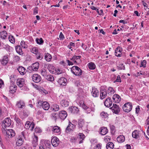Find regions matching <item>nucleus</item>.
<instances>
[{
	"label": "nucleus",
	"mask_w": 149,
	"mask_h": 149,
	"mask_svg": "<svg viewBox=\"0 0 149 149\" xmlns=\"http://www.w3.org/2000/svg\"><path fill=\"white\" fill-rule=\"evenodd\" d=\"M112 98L114 101L116 103H118L120 101V97L117 94L113 95Z\"/></svg>",
	"instance_id": "4be33fe9"
},
{
	"label": "nucleus",
	"mask_w": 149,
	"mask_h": 149,
	"mask_svg": "<svg viewBox=\"0 0 149 149\" xmlns=\"http://www.w3.org/2000/svg\"><path fill=\"white\" fill-rule=\"evenodd\" d=\"M52 115L53 117V119L56 121L58 116V114L54 112L52 113Z\"/></svg>",
	"instance_id": "3c124183"
},
{
	"label": "nucleus",
	"mask_w": 149,
	"mask_h": 149,
	"mask_svg": "<svg viewBox=\"0 0 149 149\" xmlns=\"http://www.w3.org/2000/svg\"><path fill=\"white\" fill-rule=\"evenodd\" d=\"M47 68L49 72L51 73L54 74V73H55V69L54 67L52 65H49Z\"/></svg>",
	"instance_id": "72a5a7b5"
},
{
	"label": "nucleus",
	"mask_w": 149,
	"mask_h": 149,
	"mask_svg": "<svg viewBox=\"0 0 149 149\" xmlns=\"http://www.w3.org/2000/svg\"><path fill=\"white\" fill-rule=\"evenodd\" d=\"M69 111L71 113L74 114L77 113L79 111V109L75 106L71 107L68 109Z\"/></svg>",
	"instance_id": "9d476101"
},
{
	"label": "nucleus",
	"mask_w": 149,
	"mask_h": 149,
	"mask_svg": "<svg viewBox=\"0 0 149 149\" xmlns=\"http://www.w3.org/2000/svg\"><path fill=\"white\" fill-rule=\"evenodd\" d=\"M117 140L118 142L122 143L124 141L125 137L123 135H120L117 137Z\"/></svg>",
	"instance_id": "c756f323"
},
{
	"label": "nucleus",
	"mask_w": 149,
	"mask_h": 149,
	"mask_svg": "<svg viewBox=\"0 0 149 149\" xmlns=\"http://www.w3.org/2000/svg\"><path fill=\"white\" fill-rule=\"evenodd\" d=\"M5 113L2 109L0 108V116H3L5 115Z\"/></svg>",
	"instance_id": "052dcab7"
},
{
	"label": "nucleus",
	"mask_w": 149,
	"mask_h": 149,
	"mask_svg": "<svg viewBox=\"0 0 149 149\" xmlns=\"http://www.w3.org/2000/svg\"><path fill=\"white\" fill-rule=\"evenodd\" d=\"M11 124V120L10 119L8 118H5L2 122V126L3 129L2 131L3 132L5 131V129L3 128H6V127H8L10 126Z\"/></svg>",
	"instance_id": "7ed1b4c3"
},
{
	"label": "nucleus",
	"mask_w": 149,
	"mask_h": 149,
	"mask_svg": "<svg viewBox=\"0 0 149 149\" xmlns=\"http://www.w3.org/2000/svg\"><path fill=\"white\" fill-rule=\"evenodd\" d=\"M92 96L94 97H97L99 95V91L96 88H93L91 92Z\"/></svg>",
	"instance_id": "dca6fc26"
},
{
	"label": "nucleus",
	"mask_w": 149,
	"mask_h": 149,
	"mask_svg": "<svg viewBox=\"0 0 149 149\" xmlns=\"http://www.w3.org/2000/svg\"><path fill=\"white\" fill-rule=\"evenodd\" d=\"M88 67L90 69L93 70L95 68V65L94 63L91 62L88 63Z\"/></svg>",
	"instance_id": "79ce46f5"
},
{
	"label": "nucleus",
	"mask_w": 149,
	"mask_h": 149,
	"mask_svg": "<svg viewBox=\"0 0 149 149\" xmlns=\"http://www.w3.org/2000/svg\"><path fill=\"white\" fill-rule=\"evenodd\" d=\"M78 127L83 130H85L87 129V125L83 120H81L78 121Z\"/></svg>",
	"instance_id": "39448f33"
},
{
	"label": "nucleus",
	"mask_w": 149,
	"mask_h": 149,
	"mask_svg": "<svg viewBox=\"0 0 149 149\" xmlns=\"http://www.w3.org/2000/svg\"><path fill=\"white\" fill-rule=\"evenodd\" d=\"M38 104L42 106V108L45 110H47L50 108V105L47 102L40 101L38 102Z\"/></svg>",
	"instance_id": "423d86ee"
},
{
	"label": "nucleus",
	"mask_w": 149,
	"mask_h": 149,
	"mask_svg": "<svg viewBox=\"0 0 149 149\" xmlns=\"http://www.w3.org/2000/svg\"><path fill=\"white\" fill-rule=\"evenodd\" d=\"M104 140L105 142H107L110 140L111 138L109 136H105L104 137Z\"/></svg>",
	"instance_id": "5fc2aeb1"
},
{
	"label": "nucleus",
	"mask_w": 149,
	"mask_h": 149,
	"mask_svg": "<svg viewBox=\"0 0 149 149\" xmlns=\"http://www.w3.org/2000/svg\"><path fill=\"white\" fill-rule=\"evenodd\" d=\"M7 34L6 31H2L0 32V37L3 39H5L7 36Z\"/></svg>",
	"instance_id": "2f4dec72"
},
{
	"label": "nucleus",
	"mask_w": 149,
	"mask_h": 149,
	"mask_svg": "<svg viewBox=\"0 0 149 149\" xmlns=\"http://www.w3.org/2000/svg\"><path fill=\"white\" fill-rule=\"evenodd\" d=\"M59 109V106L57 104H55L53 106L52 110L55 111H58Z\"/></svg>",
	"instance_id": "49530a36"
},
{
	"label": "nucleus",
	"mask_w": 149,
	"mask_h": 149,
	"mask_svg": "<svg viewBox=\"0 0 149 149\" xmlns=\"http://www.w3.org/2000/svg\"><path fill=\"white\" fill-rule=\"evenodd\" d=\"M39 80V82H40L39 83L40 85L41 83H42L44 82V81L43 80L41 81V78L40 75H38V80Z\"/></svg>",
	"instance_id": "e2e57ef3"
},
{
	"label": "nucleus",
	"mask_w": 149,
	"mask_h": 149,
	"mask_svg": "<svg viewBox=\"0 0 149 149\" xmlns=\"http://www.w3.org/2000/svg\"><path fill=\"white\" fill-rule=\"evenodd\" d=\"M112 110L113 112L116 114H118L120 111V108L116 104H113V107L110 108Z\"/></svg>",
	"instance_id": "ddd939ff"
},
{
	"label": "nucleus",
	"mask_w": 149,
	"mask_h": 149,
	"mask_svg": "<svg viewBox=\"0 0 149 149\" xmlns=\"http://www.w3.org/2000/svg\"><path fill=\"white\" fill-rule=\"evenodd\" d=\"M38 90L42 94L46 95L48 94V92L42 87H39L38 86Z\"/></svg>",
	"instance_id": "e433bc0d"
},
{
	"label": "nucleus",
	"mask_w": 149,
	"mask_h": 149,
	"mask_svg": "<svg viewBox=\"0 0 149 149\" xmlns=\"http://www.w3.org/2000/svg\"><path fill=\"white\" fill-rule=\"evenodd\" d=\"M79 138L80 140L79 142V143H81L82 142V141L85 138V136L84 134L82 133H79Z\"/></svg>",
	"instance_id": "a19ab883"
},
{
	"label": "nucleus",
	"mask_w": 149,
	"mask_h": 149,
	"mask_svg": "<svg viewBox=\"0 0 149 149\" xmlns=\"http://www.w3.org/2000/svg\"><path fill=\"white\" fill-rule=\"evenodd\" d=\"M40 73L43 76H45L46 74L45 70L44 69H42L40 71Z\"/></svg>",
	"instance_id": "6e6d98bb"
},
{
	"label": "nucleus",
	"mask_w": 149,
	"mask_h": 149,
	"mask_svg": "<svg viewBox=\"0 0 149 149\" xmlns=\"http://www.w3.org/2000/svg\"><path fill=\"white\" fill-rule=\"evenodd\" d=\"M52 58V56L50 54L47 53L45 55V59L47 61H50Z\"/></svg>",
	"instance_id": "ea45409f"
},
{
	"label": "nucleus",
	"mask_w": 149,
	"mask_h": 149,
	"mask_svg": "<svg viewBox=\"0 0 149 149\" xmlns=\"http://www.w3.org/2000/svg\"><path fill=\"white\" fill-rule=\"evenodd\" d=\"M114 144L112 142L108 143L106 146V148L107 149H113L114 147Z\"/></svg>",
	"instance_id": "58836bf2"
},
{
	"label": "nucleus",
	"mask_w": 149,
	"mask_h": 149,
	"mask_svg": "<svg viewBox=\"0 0 149 149\" xmlns=\"http://www.w3.org/2000/svg\"><path fill=\"white\" fill-rule=\"evenodd\" d=\"M20 59V58L19 56H16L14 57V61L16 62H17L19 61Z\"/></svg>",
	"instance_id": "bf43d9fd"
},
{
	"label": "nucleus",
	"mask_w": 149,
	"mask_h": 149,
	"mask_svg": "<svg viewBox=\"0 0 149 149\" xmlns=\"http://www.w3.org/2000/svg\"><path fill=\"white\" fill-rule=\"evenodd\" d=\"M30 51L32 53L36 55L37 54V49L36 47H32Z\"/></svg>",
	"instance_id": "a18cd8bd"
},
{
	"label": "nucleus",
	"mask_w": 149,
	"mask_h": 149,
	"mask_svg": "<svg viewBox=\"0 0 149 149\" xmlns=\"http://www.w3.org/2000/svg\"><path fill=\"white\" fill-rule=\"evenodd\" d=\"M59 38L61 40H63L64 39V36L62 32L60 33Z\"/></svg>",
	"instance_id": "680f3d73"
},
{
	"label": "nucleus",
	"mask_w": 149,
	"mask_h": 149,
	"mask_svg": "<svg viewBox=\"0 0 149 149\" xmlns=\"http://www.w3.org/2000/svg\"><path fill=\"white\" fill-rule=\"evenodd\" d=\"M25 104L24 102L22 100H20L17 102L16 106L19 108H22L24 106Z\"/></svg>",
	"instance_id": "c85d7f7f"
},
{
	"label": "nucleus",
	"mask_w": 149,
	"mask_h": 149,
	"mask_svg": "<svg viewBox=\"0 0 149 149\" xmlns=\"http://www.w3.org/2000/svg\"><path fill=\"white\" fill-rule=\"evenodd\" d=\"M35 130V132L34 133V136L33 137L32 141L33 148V149H36V147L37 145V131L36 128Z\"/></svg>",
	"instance_id": "20e7f679"
},
{
	"label": "nucleus",
	"mask_w": 149,
	"mask_h": 149,
	"mask_svg": "<svg viewBox=\"0 0 149 149\" xmlns=\"http://www.w3.org/2000/svg\"><path fill=\"white\" fill-rule=\"evenodd\" d=\"M74 46H75L74 43L72 42H70L69 45H68V47H74Z\"/></svg>",
	"instance_id": "774afa93"
},
{
	"label": "nucleus",
	"mask_w": 149,
	"mask_h": 149,
	"mask_svg": "<svg viewBox=\"0 0 149 149\" xmlns=\"http://www.w3.org/2000/svg\"><path fill=\"white\" fill-rule=\"evenodd\" d=\"M8 39L10 42L12 43H14L15 42V39L14 37L11 36L10 35L8 36Z\"/></svg>",
	"instance_id": "de8ad7c7"
},
{
	"label": "nucleus",
	"mask_w": 149,
	"mask_h": 149,
	"mask_svg": "<svg viewBox=\"0 0 149 149\" xmlns=\"http://www.w3.org/2000/svg\"><path fill=\"white\" fill-rule=\"evenodd\" d=\"M43 42L44 41L42 38H40L39 39H38V44L42 45Z\"/></svg>",
	"instance_id": "4d7b16f0"
},
{
	"label": "nucleus",
	"mask_w": 149,
	"mask_h": 149,
	"mask_svg": "<svg viewBox=\"0 0 149 149\" xmlns=\"http://www.w3.org/2000/svg\"><path fill=\"white\" fill-rule=\"evenodd\" d=\"M71 70L72 72L76 76H80L82 74L81 70L77 66H73Z\"/></svg>",
	"instance_id": "f03ea898"
},
{
	"label": "nucleus",
	"mask_w": 149,
	"mask_h": 149,
	"mask_svg": "<svg viewBox=\"0 0 149 149\" xmlns=\"http://www.w3.org/2000/svg\"><path fill=\"white\" fill-rule=\"evenodd\" d=\"M52 130L53 132V133H57L58 134L60 132V127L57 126L53 127Z\"/></svg>",
	"instance_id": "b1692460"
},
{
	"label": "nucleus",
	"mask_w": 149,
	"mask_h": 149,
	"mask_svg": "<svg viewBox=\"0 0 149 149\" xmlns=\"http://www.w3.org/2000/svg\"><path fill=\"white\" fill-rule=\"evenodd\" d=\"M37 62L33 63L31 66L32 70L33 71H36L37 70Z\"/></svg>",
	"instance_id": "37998d69"
},
{
	"label": "nucleus",
	"mask_w": 149,
	"mask_h": 149,
	"mask_svg": "<svg viewBox=\"0 0 149 149\" xmlns=\"http://www.w3.org/2000/svg\"><path fill=\"white\" fill-rule=\"evenodd\" d=\"M94 107L95 106L93 104L91 105V106L89 107L84 103H83L82 105V108L86 110V112L87 113H91V112H92L91 113L92 116L94 115V113L93 112H94L95 110V108Z\"/></svg>",
	"instance_id": "f257e3e1"
},
{
	"label": "nucleus",
	"mask_w": 149,
	"mask_h": 149,
	"mask_svg": "<svg viewBox=\"0 0 149 149\" xmlns=\"http://www.w3.org/2000/svg\"><path fill=\"white\" fill-rule=\"evenodd\" d=\"M81 57V56H74L71 59V60L73 62H74V63L79 64V63L81 62V61L79 59Z\"/></svg>",
	"instance_id": "6ab92c4d"
},
{
	"label": "nucleus",
	"mask_w": 149,
	"mask_h": 149,
	"mask_svg": "<svg viewBox=\"0 0 149 149\" xmlns=\"http://www.w3.org/2000/svg\"><path fill=\"white\" fill-rule=\"evenodd\" d=\"M25 127L26 129H29L30 128V130L32 131L34 127V124L33 123H31L29 121H27L25 124Z\"/></svg>",
	"instance_id": "1a4fd4ad"
},
{
	"label": "nucleus",
	"mask_w": 149,
	"mask_h": 149,
	"mask_svg": "<svg viewBox=\"0 0 149 149\" xmlns=\"http://www.w3.org/2000/svg\"><path fill=\"white\" fill-rule=\"evenodd\" d=\"M75 127V126L69 122V124L66 129V132H69L74 130Z\"/></svg>",
	"instance_id": "412c9836"
},
{
	"label": "nucleus",
	"mask_w": 149,
	"mask_h": 149,
	"mask_svg": "<svg viewBox=\"0 0 149 149\" xmlns=\"http://www.w3.org/2000/svg\"><path fill=\"white\" fill-rule=\"evenodd\" d=\"M123 110L126 112H130L132 109V106L130 103L128 102L125 104L123 106Z\"/></svg>",
	"instance_id": "0eeeda50"
},
{
	"label": "nucleus",
	"mask_w": 149,
	"mask_h": 149,
	"mask_svg": "<svg viewBox=\"0 0 149 149\" xmlns=\"http://www.w3.org/2000/svg\"><path fill=\"white\" fill-rule=\"evenodd\" d=\"M107 94L109 95H111L113 94L115 92V91L112 87H109L107 92Z\"/></svg>",
	"instance_id": "cd10ccee"
},
{
	"label": "nucleus",
	"mask_w": 149,
	"mask_h": 149,
	"mask_svg": "<svg viewBox=\"0 0 149 149\" xmlns=\"http://www.w3.org/2000/svg\"><path fill=\"white\" fill-rule=\"evenodd\" d=\"M4 86V83L3 81L1 79H0V88H1Z\"/></svg>",
	"instance_id": "338daca9"
},
{
	"label": "nucleus",
	"mask_w": 149,
	"mask_h": 149,
	"mask_svg": "<svg viewBox=\"0 0 149 149\" xmlns=\"http://www.w3.org/2000/svg\"><path fill=\"white\" fill-rule=\"evenodd\" d=\"M101 145L100 144H97L95 147V149H101Z\"/></svg>",
	"instance_id": "69168bd1"
},
{
	"label": "nucleus",
	"mask_w": 149,
	"mask_h": 149,
	"mask_svg": "<svg viewBox=\"0 0 149 149\" xmlns=\"http://www.w3.org/2000/svg\"><path fill=\"white\" fill-rule=\"evenodd\" d=\"M67 79L64 77H61L58 81V83L62 86H65L66 84Z\"/></svg>",
	"instance_id": "4468645a"
},
{
	"label": "nucleus",
	"mask_w": 149,
	"mask_h": 149,
	"mask_svg": "<svg viewBox=\"0 0 149 149\" xmlns=\"http://www.w3.org/2000/svg\"><path fill=\"white\" fill-rule=\"evenodd\" d=\"M44 113L41 111H38V120H42L44 118Z\"/></svg>",
	"instance_id": "f704fd0d"
},
{
	"label": "nucleus",
	"mask_w": 149,
	"mask_h": 149,
	"mask_svg": "<svg viewBox=\"0 0 149 149\" xmlns=\"http://www.w3.org/2000/svg\"><path fill=\"white\" fill-rule=\"evenodd\" d=\"M23 140L22 135H19L16 140V145L17 146H20L23 143Z\"/></svg>",
	"instance_id": "9b49d317"
},
{
	"label": "nucleus",
	"mask_w": 149,
	"mask_h": 149,
	"mask_svg": "<svg viewBox=\"0 0 149 149\" xmlns=\"http://www.w3.org/2000/svg\"><path fill=\"white\" fill-rule=\"evenodd\" d=\"M0 61L3 65H6L8 62V56H4Z\"/></svg>",
	"instance_id": "a211bd4d"
},
{
	"label": "nucleus",
	"mask_w": 149,
	"mask_h": 149,
	"mask_svg": "<svg viewBox=\"0 0 149 149\" xmlns=\"http://www.w3.org/2000/svg\"><path fill=\"white\" fill-rule=\"evenodd\" d=\"M141 66H143L144 67H145L146 64V61L145 60H143L141 62Z\"/></svg>",
	"instance_id": "13d9d810"
},
{
	"label": "nucleus",
	"mask_w": 149,
	"mask_h": 149,
	"mask_svg": "<svg viewBox=\"0 0 149 149\" xmlns=\"http://www.w3.org/2000/svg\"><path fill=\"white\" fill-rule=\"evenodd\" d=\"M17 70L20 74L22 75H24L26 73V71L25 68L22 66L19 67Z\"/></svg>",
	"instance_id": "bb28decb"
},
{
	"label": "nucleus",
	"mask_w": 149,
	"mask_h": 149,
	"mask_svg": "<svg viewBox=\"0 0 149 149\" xmlns=\"http://www.w3.org/2000/svg\"><path fill=\"white\" fill-rule=\"evenodd\" d=\"M107 92L105 89L101 90L100 91V96L102 99L105 97L107 95Z\"/></svg>",
	"instance_id": "5701e85b"
},
{
	"label": "nucleus",
	"mask_w": 149,
	"mask_h": 149,
	"mask_svg": "<svg viewBox=\"0 0 149 149\" xmlns=\"http://www.w3.org/2000/svg\"><path fill=\"white\" fill-rule=\"evenodd\" d=\"M32 79L33 81L35 83H37V74H33L32 77Z\"/></svg>",
	"instance_id": "09e8293b"
},
{
	"label": "nucleus",
	"mask_w": 149,
	"mask_h": 149,
	"mask_svg": "<svg viewBox=\"0 0 149 149\" xmlns=\"http://www.w3.org/2000/svg\"><path fill=\"white\" fill-rule=\"evenodd\" d=\"M59 116L61 119L64 120L67 116V113L65 111H62L60 112Z\"/></svg>",
	"instance_id": "f3484780"
},
{
	"label": "nucleus",
	"mask_w": 149,
	"mask_h": 149,
	"mask_svg": "<svg viewBox=\"0 0 149 149\" xmlns=\"http://www.w3.org/2000/svg\"><path fill=\"white\" fill-rule=\"evenodd\" d=\"M60 104L63 107H67L69 105L68 102L64 100H62L60 102Z\"/></svg>",
	"instance_id": "473e14b6"
},
{
	"label": "nucleus",
	"mask_w": 149,
	"mask_h": 149,
	"mask_svg": "<svg viewBox=\"0 0 149 149\" xmlns=\"http://www.w3.org/2000/svg\"><path fill=\"white\" fill-rule=\"evenodd\" d=\"M115 81L116 82H121L120 78V76L119 75H118L117 76L116 79Z\"/></svg>",
	"instance_id": "0e129e2a"
},
{
	"label": "nucleus",
	"mask_w": 149,
	"mask_h": 149,
	"mask_svg": "<svg viewBox=\"0 0 149 149\" xmlns=\"http://www.w3.org/2000/svg\"><path fill=\"white\" fill-rule=\"evenodd\" d=\"M17 86L15 85H12L10 86V92L11 93H15L16 90Z\"/></svg>",
	"instance_id": "c9c22d12"
},
{
	"label": "nucleus",
	"mask_w": 149,
	"mask_h": 149,
	"mask_svg": "<svg viewBox=\"0 0 149 149\" xmlns=\"http://www.w3.org/2000/svg\"><path fill=\"white\" fill-rule=\"evenodd\" d=\"M112 104V102L111 99L110 98H107L104 102L105 106L108 107H110Z\"/></svg>",
	"instance_id": "aec40b11"
},
{
	"label": "nucleus",
	"mask_w": 149,
	"mask_h": 149,
	"mask_svg": "<svg viewBox=\"0 0 149 149\" xmlns=\"http://www.w3.org/2000/svg\"><path fill=\"white\" fill-rule=\"evenodd\" d=\"M15 49L16 52L20 55H22L23 54V52L20 45L16 46L15 47Z\"/></svg>",
	"instance_id": "4c0bfd02"
},
{
	"label": "nucleus",
	"mask_w": 149,
	"mask_h": 149,
	"mask_svg": "<svg viewBox=\"0 0 149 149\" xmlns=\"http://www.w3.org/2000/svg\"><path fill=\"white\" fill-rule=\"evenodd\" d=\"M46 79L48 81H50L51 82L53 81L54 80V77L53 76L50 75H47L46 77Z\"/></svg>",
	"instance_id": "c03bdc74"
},
{
	"label": "nucleus",
	"mask_w": 149,
	"mask_h": 149,
	"mask_svg": "<svg viewBox=\"0 0 149 149\" xmlns=\"http://www.w3.org/2000/svg\"><path fill=\"white\" fill-rule=\"evenodd\" d=\"M140 131L137 130L134 131L132 133V137L136 139L138 138L139 137Z\"/></svg>",
	"instance_id": "393cba45"
},
{
	"label": "nucleus",
	"mask_w": 149,
	"mask_h": 149,
	"mask_svg": "<svg viewBox=\"0 0 149 149\" xmlns=\"http://www.w3.org/2000/svg\"><path fill=\"white\" fill-rule=\"evenodd\" d=\"M100 116L102 118H106L108 117V114L106 113L102 112L101 113Z\"/></svg>",
	"instance_id": "8fccbe9b"
},
{
	"label": "nucleus",
	"mask_w": 149,
	"mask_h": 149,
	"mask_svg": "<svg viewBox=\"0 0 149 149\" xmlns=\"http://www.w3.org/2000/svg\"><path fill=\"white\" fill-rule=\"evenodd\" d=\"M121 49L120 47H117L115 50V55L118 57H120L121 55Z\"/></svg>",
	"instance_id": "7c9ffc66"
},
{
	"label": "nucleus",
	"mask_w": 149,
	"mask_h": 149,
	"mask_svg": "<svg viewBox=\"0 0 149 149\" xmlns=\"http://www.w3.org/2000/svg\"><path fill=\"white\" fill-rule=\"evenodd\" d=\"M51 143L53 146H57L59 143L58 139L56 137H54L51 140Z\"/></svg>",
	"instance_id": "2eb2a0df"
},
{
	"label": "nucleus",
	"mask_w": 149,
	"mask_h": 149,
	"mask_svg": "<svg viewBox=\"0 0 149 149\" xmlns=\"http://www.w3.org/2000/svg\"><path fill=\"white\" fill-rule=\"evenodd\" d=\"M17 84L19 87H22L24 84V79L22 78H18L17 81Z\"/></svg>",
	"instance_id": "f8f14e48"
},
{
	"label": "nucleus",
	"mask_w": 149,
	"mask_h": 149,
	"mask_svg": "<svg viewBox=\"0 0 149 149\" xmlns=\"http://www.w3.org/2000/svg\"><path fill=\"white\" fill-rule=\"evenodd\" d=\"M55 73H54V74H59L62 73V71L59 69H55Z\"/></svg>",
	"instance_id": "603ef678"
},
{
	"label": "nucleus",
	"mask_w": 149,
	"mask_h": 149,
	"mask_svg": "<svg viewBox=\"0 0 149 149\" xmlns=\"http://www.w3.org/2000/svg\"><path fill=\"white\" fill-rule=\"evenodd\" d=\"M20 45L22 48H27V45L25 44V42L23 41H22L21 42Z\"/></svg>",
	"instance_id": "864d4df0"
},
{
	"label": "nucleus",
	"mask_w": 149,
	"mask_h": 149,
	"mask_svg": "<svg viewBox=\"0 0 149 149\" xmlns=\"http://www.w3.org/2000/svg\"><path fill=\"white\" fill-rule=\"evenodd\" d=\"M108 130L106 127H102L100 129V132L103 135H105L108 132Z\"/></svg>",
	"instance_id": "a878e982"
},
{
	"label": "nucleus",
	"mask_w": 149,
	"mask_h": 149,
	"mask_svg": "<svg viewBox=\"0 0 149 149\" xmlns=\"http://www.w3.org/2000/svg\"><path fill=\"white\" fill-rule=\"evenodd\" d=\"M6 135L7 137L8 138H12L15 135V132L12 129H8L6 130Z\"/></svg>",
	"instance_id": "6e6552de"
}]
</instances>
